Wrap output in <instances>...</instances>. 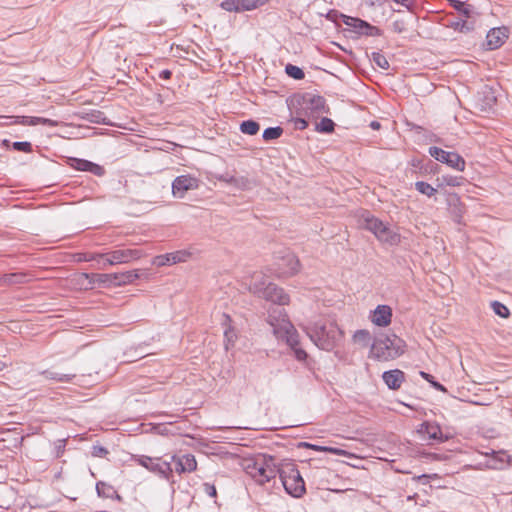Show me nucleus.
Returning <instances> with one entry per match:
<instances>
[{
	"label": "nucleus",
	"mask_w": 512,
	"mask_h": 512,
	"mask_svg": "<svg viewBox=\"0 0 512 512\" xmlns=\"http://www.w3.org/2000/svg\"><path fill=\"white\" fill-rule=\"evenodd\" d=\"M311 341L320 349L333 350L343 338V332L334 321L319 320L306 327Z\"/></svg>",
	"instance_id": "1"
},
{
	"label": "nucleus",
	"mask_w": 512,
	"mask_h": 512,
	"mask_svg": "<svg viewBox=\"0 0 512 512\" xmlns=\"http://www.w3.org/2000/svg\"><path fill=\"white\" fill-rule=\"evenodd\" d=\"M405 342L395 334H380L371 343L369 358L387 362L394 360L405 352Z\"/></svg>",
	"instance_id": "2"
},
{
	"label": "nucleus",
	"mask_w": 512,
	"mask_h": 512,
	"mask_svg": "<svg viewBox=\"0 0 512 512\" xmlns=\"http://www.w3.org/2000/svg\"><path fill=\"white\" fill-rule=\"evenodd\" d=\"M245 472L259 485H264L279 475V465L270 455L260 454L247 460L244 466Z\"/></svg>",
	"instance_id": "3"
},
{
	"label": "nucleus",
	"mask_w": 512,
	"mask_h": 512,
	"mask_svg": "<svg viewBox=\"0 0 512 512\" xmlns=\"http://www.w3.org/2000/svg\"><path fill=\"white\" fill-rule=\"evenodd\" d=\"M267 322L277 339L286 343H296V329L288 319L284 308L271 307L268 310Z\"/></svg>",
	"instance_id": "4"
},
{
	"label": "nucleus",
	"mask_w": 512,
	"mask_h": 512,
	"mask_svg": "<svg viewBox=\"0 0 512 512\" xmlns=\"http://www.w3.org/2000/svg\"><path fill=\"white\" fill-rule=\"evenodd\" d=\"M279 471L280 480L287 494L294 498L302 497L306 491L305 482L296 464L284 461L279 465Z\"/></svg>",
	"instance_id": "5"
},
{
	"label": "nucleus",
	"mask_w": 512,
	"mask_h": 512,
	"mask_svg": "<svg viewBox=\"0 0 512 512\" xmlns=\"http://www.w3.org/2000/svg\"><path fill=\"white\" fill-rule=\"evenodd\" d=\"M131 460L158 477L168 482H173V468L171 462L163 460L161 457H150L146 455H133Z\"/></svg>",
	"instance_id": "6"
},
{
	"label": "nucleus",
	"mask_w": 512,
	"mask_h": 512,
	"mask_svg": "<svg viewBox=\"0 0 512 512\" xmlns=\"http://www.w3.org/2000/svg\"><path fill=\"white\" fill-rule=\"evenodd\" d=\"M143 255L144 253L140 249L123 248L105 253L104 255H101V257H105L104 266L106 264L112 266L130 263L140 259Z\"/></svg>",
	"instance_id": "7"
},
{
	"label": "nucleus",
	"mask_w": 512,
	"mask_h": 512,
	"mask_svg": "<svg viewBox=\"0 0 512 512\" xmlns=\"http://www.w3.org/2000/svg\"><path fill=\"white\" fill-rule=\"evenodd\" d=\"M429 154L437 161L447 164L449 167L463 172L466 167L464 158L456 152H448L439 147L432 146L429 148Z\"/></svg>",
	"instance_id": "8"
},
{
	"label": "nucleus",
	"mask_w": 512,
	"mask_h": 512,
	"mask_svg": "<svg viewBox=\"0 0 512 512\" xmlns=\"http://www.w3.org/2000/svg\"><path fill=\"white\" fill-rule=\"evenodd\" d=\"M199 187V180L189 174L177 176L172 182V194L175 198L182 199L190 190Z\"/></svg>",
	"instance_id": "9"
},
{
	"label": "nucleus",
	"mask_w": 512,
	"mask_h": 512,
	"mask_svg": "<svg viewBox=\"0 0 512 512\" xmlns=\"http://www.w3.org/2000/svg\"><path fill=\"white\" fill-rule=\"evenodd\" d=\"M417 433L428 441L444 443L450 439V436L442 433L441 427L436 422L425 421L421 423L417 429Z\"/></svg>",
	"instance_id": "10"
},
{
	"label": "nucleus",
	"mask_w": 512,
	"mask_h": 512,
	"mask_svg": "<svg viewBox=\"0 0 512 512\" xmlns=\"http://www.w3.org/2000/svg\"><path fill=\"white\" fill-rule=\"evenodd\" d=\"M267 2L268 0H224L220 6L228 12H243L254 10Z\"/></svg>",
	"instance_id": "11"
},
{
	"label": "nucleus",
	"mask_w": 512,
	"mask_h": 512,
	"mask_svg": "<svg viewBox=\"0 0 512 512\" xmlns=\"http://www.w3.org/2000/svg\"><path fill=\"white\" fill-rule=\"evenodd\" d=\"M344 24L350 28L351 32H354L358 35L365 36H379L380 29L376 26L369 24L368 22L349 16L344 20Z\"/></svg>",
	"instance_id": "12"
},
{
	"label": "nucleus",
	"mask_w": 512,
	"mask_h": 512,
	"mask_svg": "<svg viewBox=\"0 0 512 512\" xmlns=\"http://www.w3.org/2000/svg\"><path fill=\"white\" fill-rule=\"evenodd\" d=\"M260 298L278 304L279 306L287 305L290 302L289 295L285 293L282 288L271 282L265 286Z\"/></svg>",
	"instance_id": "13"
},
{
	"label": "nucleus",
	"mask_w": 512,
	"mask_h": 512,
	"mask_svg": "<svg viewBox=\"0 0 512 512\" xmlns=\"http://www.w3.org/2000/svg\"><path fill=\"white\" fill-rule=\"evenodd\" d=\"M496 99L493 89L485 85L475 96L474 106L480 112H489L494 107Z\"/></svg>",
	"instance_id": "14"
},
{
	"label": "nucleus",
	"mask_w": 512,
	"mask_h": 512,
	"mask_svg": "<svg viewBox=\"0 0 512 512\" xmlns=\"http://www.w3.org/2000/svg\"><path fill=\"white\" fill-rule=\"evenodd\" d=\"M191 256V253L186 250H179L171 253L155 256L152 260V264L157 267H163L166 265H174L177 263L186 262Z\"/></svg>",
	"instance_id": "15"
},
{
	"label": "nucleus",
	"mask_w": 512,
	"mask_h": 512,
	"mask_svg": "<svg viewBox=\"0 0 512 512\" xmlns=\"http://www.w3.org/2000/svg\"><path fill=\"white\" fill-rule=\"evenodd\" d=\"M169 462L175 463V472L178 474L192 473L197 469L196 458L190 453L182 456L172 455Z\"/></svg>",
	"instance_id": "16"
},
{
	"label": "nucleus",
	"mask_w": 512,
	"mask_h": 512,
	"mask_svg": "<svg viewBox=\"0 0 512 512\" xmlns=\"http://www.w3.org/2000/svg\"><path fill=\"white\" fill-rule=\"evenodd\" d=\"M279 273L282 276H292L300 269L298 258L292 252L287 251L278 262Z\"/></svg>",
	"instance_id": "17"
},
{
	"label": "nucleus",
	"mask_w": 512,
	"mask_h": 512,
	"mask_svg": "<svg viewBox=\"0 0 512 512\" xmlns=\"http://www.w3.org/2000/svg\"><path fill=\"white\" fill-rule=\"evenodd\" d=\"M70 165L76 170L91 172L96 176H102L105 173L102 166L84 159L72 158Z\"/></svg>",
	"instance_id": "18"
},
{
	"label": "nucleus",
	"mask_w": 512,
	"mask_h": 512,
	"mask_svg": "<svg viewBox=\"0 0 512 512\" xmlns=\"http://www.w3.org/2000/svg\"><path fill=\"white\" fill-rule=\"evenodd\" d=\"M382 379L389 389L398 390L405 381V374L399 369H393L385 371Z\"/></svg>",
	"instance_id": "19"
},
{
	"label": "nucleus",
	"mask_w": 512,
	"mask_h": 512,
	"mask_svg": "<svg viewBox=\"0 0 512 512\" xmlns=\"http://www.w3.org/2000/svg\"><path fill=\"white\" fill-rule=\"evenodd\" d=\"M391 317L392 311L389 306L378 305L373 312L371 321L379 327H386L390 324Z\"/></svg>",
	"instance_id": "20"
},
{
	"label": "nucleus",
	"mask_w": 512,
	"mask_h": 512,
	"mask_svg": "<svg viewBox=\"0 0 512 512\" xmlns=\"http://www.w3.org/2000/svg\"><path fill=\"white\" fill-rule=\"evenodd\" d=\"M507 38L505 31L501 28H493L486 35V45L488 49L494 50L499 48Z\"/></svg>",
	"instance_id": "21"
},
{
	"label": "nucleus",
	"mask_w": 512,
	"mask_h": 512,
	"mask_svg": "<svg viewBox=\"0 0 512 512\" xmlns=\"http://www.w3.org/2000/svg\"><path fill=\"white\" fill-rule=\"evenodd\" d=\"M96 492L101 498L116 499L118 501L122 500V497L118 494L115 488L104 481H98L96 483Z\"/></svg>",
	"instance_id": "22"
},
{
	"label": "nucleus",
	"mask_w": 512,
	"mask_h": 512,
	"mask_svg": "<svg viewBox=\"0 0 512 512\" xmlns=\"http://www.w3.org/2000/svg\"><path fill=\"white\" fill-rule=\"evenodd\" d=\"M305 109L310 110L312 113L326 112V100L320 95H311L304 101Z\"/></svg>",
	"instance_id": "23"
},
{
	"label": "nucleus",
	"mask_w": 512,
	"mask_h": 512,
	"mask_svg": "<svg viewBox=\"0 0 512 512\" xmlns=\"http://www.w3.org/2000/svg\"><path fill=\"white\" fill-rule=\"evenodd\" d=\"M380 242L386 243L389 245H398L401 241V236L394 230H392L388 225H385L384 228L379 232L376 237Z\"/></svg>",
	"instance_id": "24"
},
{
	"label": "nucleus",
	"mask_w": 512,
	"mask_h": 512,
	"mask_svg": "<svg viewBox=\"0 0 512 512\" xmlns=\"http://www.w3.org/2000/svg\"><path fill=\"white\" fill-rule=\"evenodd\" d=\"M504 457H508L505 452H491V456L485 461L484 464H480V466L488 469H502L505 465Z\"/></svg>",
	"instance_id": "25"
},
{
	"label": "nucleus",
	"mask_w": 512,
	"mask_h": 512,
	"mask_svg": "<svg viewBox=\"0 0 512 512\" xmlns=\"http://www.w3.org/2000/svg\"><path fill=\"white\" fill-rule=\"evenodd\" d=\"M268 283L269 282H267L262 275H254L251 283L249 284V291L256 296L261 297L263 290Z\"/></svg>",
	"instance_id": "26"
},
{
	"label": "nucleus",
	"mask_w": 512,
	"mask_h": 512,
	"mask_svg": "<svg viewBox=\"0 0 512 512\" xmlns=\"http://www.w3.org/2000/svg\"><path fill=\"white\" fill-rule=\"evenodd\" d=\"M299 447L310 448V449H313V450L319 451V452H328V453L338 455V456H343V455H346V453H347L345 450L340 449V448L320 446V445L311 444L308 442H301L299 444Z\"/></svg>",
	"instance_id": "27"
},
{
	"label": "nucleus",
	"mask_w": 512,
	"mask_h": 512,
	"mask_svg": "<svg viewBox=\"0 0 512 512\" xmlns=\"http://www.w3.org/2000/svg\"><path fill=\"white\" fill-rule=\"evenodd\" d=\"M139 277L138 273L136 271H127L124 273H115L113 274L114 284L117 285H125L132 283L134 280H136Z\"/></svg>",
	"instance_id": "28"
},
{
	"label": "nucleus",
	"mask_w": 512,
	"mask_h": 512,
	"mask_svg": "<svg viewBox=\"0 0 512 512\" xmlns=\"http://www.w3.org/2000/svg\"><path fill=\"white\" fill-rule=\"evenodd\" d=\"M41 375H43L45 379L54 380L56 382H70L75 377V374H62L52 370H44L41 372Z\"/></svg>",
	"instance_id": "29"
},
{
	"label": "nucleus",
	"mask_w": 512,
	"mask_h": 512,
	"mask_svg": "<svg viewBox=\"0 0 512 512\" xmlns=\"http://www.w3.org/2000/svg\"><path fill=\"white\" fill-rule=\"evenodd\" d=\"M385 225L386 224H384L381 220L373 216L365 218V228L372 232L375 237L378 236L379 232L384 228Z\"/></svg>",
	"instance_id": "30"
},
{
	"label": "nucleus",
	"mask_w": 512,
	"mask_h": 512,
	"mask_svg": "<svg viewBox=\"0 0 512 512\" xmlns=\"http://www.w3.org/2000/svg\"><path fill=\"white\" fill-rule=\"evenodd\" d=\"M353 340L361 347H367L371 342V334L366 329H360L354 333Z\"/></svg>",
	"instance_id": "31"
},
{
	"label": "nucleus",
	"mask_w": 512,
	"mask_h": 512,
	"mask_svg": "<svg viewBox=\"0 0 512 512\" xmlns=\"http://www.w3.org/2000/svg\"><path fill=\"white\" fill-rule=\"evenodd\" d=\"M260 125L254 120H246L240 124V131L246 135H256L259 132Z\"/></svg>",
	"instance_id": "32"
},
{
	"label": "nucleus",
	"mask_w": 512,
	"mask_h": 512,
	"mask_svg": "<svg viewBox=\"0 0 512 512\" xmlns=\"http://www.w3.org/2000/svg\"><path fill=\"white\" fill-rule=\"evenodd\" d=\"M2 283L7 285L12 284H21L26 281V274L24 273H11V274H5L2 279Z\"/></svg>",
	"instance_id": "33"
},
{
	"label": "nucleus",
	"mask_w": 512,
	"mask_h": 512,
	"mask_svg": "<svg viewBox=\"0 0 512 512\" xmlns=\"http://www.w3.org/2000/svg\"><path fill=\"white\" fill-rule=\"evenodd\" d=\"M449 1H450V5L455 10H457L459 13H461L462 15H464L467 18L470 17V14H471V11H472V6L471 5L466 4V3L462 2V1H459V0H449Z\"/></svg>",
	"instance_id": "34"
},
{
	"label": "nucleus",
	"mask_w": 512,
	"mask_h": 512,
	"mask_svg": "<svg viewBox=\"0 0 512 512\" xmlns=\"http://www.w3.org/2000/svg\"><path fill=\"white\" fill-rule=\"evenodd\" d=\"M287 345H289L291 347V349L294 351L295 358L298 361H304L307 359L308 354L306 353V351L304 349H302L299 346V334L297 331H296V343L295 344L287 343Z\"/></svg>",
	"instance_id": "35"
},
{
	"label": "nucleus",
	"mask_w": 512,
	"mask_h": 512,
	"mask_svg": "<svg viewBox=\"0 0 512 512\" xmlns=\"http://www.w3.org/2000/svg\"><path fill=\"white\" fill-rule=\"evenodd\" d=\"M283 134V129L280 126L266 128L263 132V139L265 141H271L278 139Z\"/></svg>",
	"instance_id": "36"
},
{
	"label": "nucleus",
	"mask_w": 512,
	"mask_h": 512,
	"mask_svg": "<svg viewBox=\"0 0 512 512\" xmlns=\"http://www.w3.org/2000/svg\"><path fill=\"white\" fill-rule=\"evenodd\" d=\"M415 189L419 193L426 195L428 197H432L437 192L435 188H433L429 183L424 181H417L415 183Z\"/></svg>",
	"instance_id": "37"
},
{
	"label": "nucleus",
	"mask_w": 512,
	"mask_h": 512,
	"mask_svg": "<svg viewBox=\"0 0 512 512\" xmlns=\"http://www.w3.org/2000/svg\"><path fill=\"white\" fill-rule=\"evenodd\" d=\"M227 182L239 189L246 190L250 188V180L244 176L241 177H230Z\"/></svg>",
	"instance_id": "38"
},
{
	"label": "nucleus",
	"mask_w": 512,
	"mask_h": 512,
	"mask_svg": "<svg viewBox=\"0 0 512 512\" xmlns=\"http://www.w3.org/2000/svg\"><path fill=\"white\" fill-rule=\"evenodd\" d=\"M371 59L373 63L381 69L387 70L390 67L387 58L380 52H372Z\"/></svg>",
	"instance_id": "39"
},
{
	"label": "nucleus",
	"mask_w": 512,
	"mask_h": 512,
	"mask_svg": "<svg viewBox=\"0 0 512 512\" xmlns=\"http://www.w3.org/2000/svg\"><path fill=\"white\" fill-rule=\"evenodd\" d=\"M334 122L327 117H323L316 125V130L323 133H331L334 130Z\"/></svg>",
	"instance_id": "40"
},
{
	"label": "nucleus",
	"mask_w": 512,
	"mask_h": 512,
	"mask_svg": "<svg viewBox=\"0 0 512 512\" xmlns=\"http://www.w3.org/2000/svg\"><path fill=\"white\" fill-rule=\"evenodd\" d=\"M86 278H89L88 274H84ZM91 282L106 284V283H114L113 274H92L90 276Z\"/></svg>",
	"instance_id": "41"
},
{
	"label": "nucleus",
	"mask_w": 512,
	"mask_h": 512,
	"mask_svg": "<svg viewBox=\"0 0 512 512\" xmlns=\"http://www.w3.org/2000/svg\"><path fill=\"white\" fill-rule=\"evenodd\" d=\"M285 72L288 76L292 77L295 80H301L305 77L304 71L298 66L287 64L285 67Z\"/></svg>",
	"instance_id": "42"
},
{
	"label": "nucleus",
	"mask_w": 512,
	"mask_h": 512,
	"mask_svg": "<svg viewBox=\"0 0 512 512\" xmlns=\"http://www.w3.org/2000/svg\"><path fill=\"white\" fill-rule=\"evenodd\" d=\"M31 126L36 125H44L48 127H57L59 122L53 119L44 118V117H33L30 120Z\"/></svg>",
	"instance_id": "43"
},
{
	"label": "nucleus",
	"mask_w": 512,
	"mask_h": 512,
	"mask_svg": "<svg viewBox=\"0 0 512 512\" xmlns=\"http://www.w3.org/2000/svg\"><path fill=\"white\" fill-rule=\"evenodd\" d=\"M491 307H492L494 313L499 315L500 317L506 318L509 316V309L501 302L493 301L491 303Z\"/></svg>",
	"instance_id": "44"
},
{
	"label": "nucleus",
	"mask_w": 512,
	"mask_h": 512,
	"mask_svg": "<svg viewBox=\"0 0 512 512\" xmlns=\"http://www.w3.org/2000/svg\"><path fill=\"white\" fill-rule=\"evenodd\" d=\"M348 17H349L348 15H345L335 9L330 10L326 15V18L328 20H330L336 24H339L340 21H342L344 23V20Z\"/></svg>",
	"instance_id": "45"
},
{
	"label": "nucleus",
	"mask_w": 512,
	"mask_h": 512,
	"mask_svg": "<svg viewBox=\"0 0 512 512\" xmlns=\"http://www.w3.org/2000/svg\"><path fill=\"white\" fill-rule=\"evenodd\" d=\"M443 182L448 186H460L463 182V177L452 176V175H444L442 176Z\"/></svg>",
	"instance_id": "46"
},
{
	"label": "nucleus",
	"mask_w": 512,
	"mask_h": 512,
	"mask_svg": "<svg viewBox=\"0 0 512 512\" xmlns=\"http://www.w3.org/2000/svg\"><path fill=\"white\" fill-rule=\"evenodd\" d=\"M13 148L17 151L30 153L32 151V144L28 141H16L13 143Z\"/></svg>",
	"instance_id": "47"
},
{
	"label": "nucleus",
	"mask_w": 512,
	"mask_h": 512,
	"mask_svg": "<svg viewBox=\"0 0 512 512\" xmlns=\"http://www.w3.org/2000/svg\"><path fill=\"white\" fill-rule=\"evenodd\" d=\"M420 375H421V377H422V378H424L426 381H428L429 383H431V384H432V386H433L435 389H437L438 391H442V392H443V391H446L445 387H444L442 384H440L439 382H437V381H434V380H433V376H432V375H430V374H428V373H426V372H424V371H421V372H420Z\"/></svg>",
	"instance_id": "48"
},
{
	"label": "nucleus",
	"mask_w": 512,
	"mask_h": 512,
	"mask_svg": "<svg viewBox=\"0 0 512 512\" xmlns=\"http://www.w3.org/2000/svg\"><path fill=\"white\" fill-rule=\"evenodd\" d=\"M5 118L13 120L12 123L14 124L31 126L30 120L32 116H5Z\"/></svg>",
	"instance_id": "49"
},
{
	"label": "nucleus",
	"mask_w": 512,
	"mask_h": 512,
	"mask_svg": "<svg viewBox=\"0 0 512 512\" xmlns=\"http://www.w3.org/2000/svg\"><path fill=\"white\" fill-rule=\"evenodd\" d=\"M203 491L210 497L214 498L217 496L216 487L213 484L210 483H204L203 485Z\"/></svg>",
	"instance_id": "50"
},
{
	"label": "nucleus",
	"mask_w": 512,
	"mask_h": 512,
	"mask_svg": "<svg viewBox=\"0 0 512 512\" xmlns=\"http://www.w3.org/2000/svg\"><path fill=\"white\" fill-rule=\"evenodd\" d=\"M293 122L296 129L304 130L308 127V122L302 117L294 118Z\"/></svg>",
	"instance_id": "51"
},
{
	"label": "nucleus",
	"mask_w": 512,
	"mask_h": 512,
	"mask_svg": "<svg viewBox=\"0 0 512 512\" xmlns=\"http://www.w3.org/2000/svg\"><path fill=\"white\" fill-rule=\"evenodd\" d=\"M108 453L107 449L102 446H93L92 455L96 457L105 456Z\"/></svg>",
	"instance_id": "52"
},
{
	"label": "nucleus",
	"mask_w": 512,
	"mask_h": 512,
	"mask_svg": "<svg viewBox=\"0 0 512 512\" xmlns=\"http://www.w3.org/2000/svg\"><path fill=\"white\" fill-rule=\"evenodd\" d=\"M102 254L90 253L85 254V261H98L103 260V264L105 263V257H101Z\"/></svg>",
	"instance_id": "53"
},
{
	"label": "nucleus",
	"mask_w": 512,
	"mask_h": 512,
	"mask_svg": "<svg viewBox=\"0 0 512 512\" xmlns=\"http://www.w3.org/2000/svg\"><path fill=\"white\" fill-rule=\"evenodd\" d=\"M430 478H431L430 475L422 474V475H419V476H415L413 478V480L419 481V482H421L423 484H427Z\"/></svg>",
	"instance_id": "54"
},
{
	"label": "nucleus",
	"mask_w": 512,
	"mask_h": 512,
	"mask_svg": "<svg viewBox=\"0 0 512 512\" xmlns=\"http://www.w3.org/2000/svg\"><path fill=\"white\" fill-rule=\"evenodd\" d=\"M172 76V72L168 69H165V70H162L160 73H159V78L161 79H165V80H168L170 79Z\"/></svg>",
	"instance_id": "55"
},
{
	"label": "nucleus",
	"mask_w": 512,
	"mask_h": 512,
	"mask_svg": "<svg viewBox=\"0 0 512 512\" xmlns=\"http://www.w3.org/2000/svg\"><path fill=\"white\" fill-rule=\"evenodd\" d=\"M102 120H103L102 113L98 112L97 115L95 116V119H93L92 121L100 123Z\"/></svg>",
	"instance_id": "56"
},
{
	"label": "nucleus",
	"mask_w": 512,
	"mask_h": 512,
	"mask_svg": "<svg viewBox=\"0 0 512 512\" xmlns=\"http://www.w3.org/2000/svg\"><path fill=\"white\" fill-rule=\"evenodd\" d=\"M370 127H371L372 129L377 130V129H379V128H380V123H379V122H377V121H372V122H371V124H370Z\"/></svg>",
	"instance_id": "57"
},
{
	"label": "nucleus",
	"mask_w": 512,
	"mask_h": 512,
	"mask_svg": "<svg viewBox=\"0 0 512 512\" xmlns=\"http://www.w3.org/2000/svg\"><path fill=\"white\" fill-rule=\"evenodd\" d=\"M225 337L228 339V341H231L232 332L230 330H225Z\"/></svg>",
	"instance_id": "58"
},
{
	"label": "nucleus",
	"mask_w": 512,
	"mask_h": 512,
	"mask_svg": "<svg viewBox=\"0 0 512 512\" xmlns=\"http://www.w3.org/2000/svg\"><path fill=\"white\" fill-rule=\"evenodd\" d=\"M7 367V364L0 360V372Z\"/></svg>",
	"instance_id": "59"
},
{
	"label": "nucleus",
	"mask_w": 512,
	"mask_h": 512,
	"mask_svg": "<svg viewBox=\"0 0 512 512\" xmlns=\"http://www.w3.org/2000/svg\"><path fill=\"white\" fill-rule=\"evenodd\" d=\"M416 497H417V494H416V493H415V494H413V495H409V496L407 497V501H412V500H414Z\"/></svg>",
	"instance_id": "60"
},
{
	"label": "nucleus",
	"mask_w": 512,
	"mask_h": 512,
	"mask_svg": "<svg viewBox=\"0 0 512 512\" xmlns=\"http://www.w3.org/2000/svg\"><path fill=\"white\" fill-rule=\"evenodd\" d=\"M394 26H395V30H397L398 32H401V29L399 28L398 23H394Z\"/></svg>",
	"instance_id": "61"
},
{
	"label": "nucleus",
	"mask_w": 512,
	"mask_h": 512,
	"mask_svg": "<svg viewBox=\"0 0 512 512\" xmlns=\"http://www.w3.org/2000/svg\"><path fill=\"white\" fill-rule=\"evenodd\" d=\"M323 472H324V473H328V474H329V473H331V472H330L329 470H327V469L323 470Z\"/></svg>",
	"instance_id": "62"
}]
</instances>
